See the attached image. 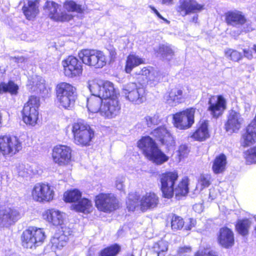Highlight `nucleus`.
I'll list each match as a JSON object with an SVG mask.
<instances>
[{"mask_svg": "<svg viewBox=\"0 0 256 256\" xmlns=\"http://www.w3.org/2000/svg\"><path fill=\"white\" fill-rule=\"evenodd\" d=\"M79 58L86 65L96 68H102L106 64V56L100 50L84 49L79 52Z\"/></svg>", "mask_w": 256, "mask_h": 256, "instance_id": "0eeeda50", "label": "nucleus"}, {"mask_svg": "<svg viewBox=\"0 0 256 256\" xmlns=\"http://www.w3.org/2000/svg\"><path fill=\"white\" fill-rule=\"evenodd\" d=\"M243 120L240 113L232 110L226 124V130L230 133L237 132L241 128Z\"/></svg>", "mask_w": 256, "mask_h": 256, "instance_id": "b1692460", "label": "nucleus"}, {"mask_svg": "<svg viewBox=\"0 0 256 256\" xmlns=\"http://www.w3.org/2000/svg\"><path fill=\"white\" fill-rule=\"evenodd\" d=\"M126 204L129 211L133 212L136 208H140V201L138 202V196L136 194H129Z\"/></svg>", "mask_w": 256, "mask_h": 256, "instance_id": "37998d69", "label": "nucleus"}, {"mask_svg": "<svg viewBox=\"0 0 256 256\" xmlns=\"http://www.w3.org/2000/svg\"><path fill=\"white\" fill-rule=\"evenodd\" d=\"M160 52L164 58L170 60L172 58L174 52L172 48L168 45H162L160 47Z\"/></svg>", "mask_w": 256, "mask_h": 256, "instance_id": "a18cd8bd", "label": "nucleus"}, {"mask_svg": "<svg viewBox=\"0 0 256 256\" xmlns=\"http://www.w3.org/2000/svg\"><path fill=\"white\" fill-rule=\"evenodd\" d=\"M227 102L222 95H210L208 101V111L214 118L221 116L226 109Z\"/></svg>", "mask_w": 256, "mask_h": 256, "instance_id": "4468645a", "label": "nucleus"}, {"mask_svg": "<svg viewBox=\"0 0 256 256\" xmlns=\"http://www.w3.org/2000/svg\"><path fill=\"white\" fill-rule=\"evenodd\" d=\"M150 8L151 10L153 11V12L160 19L164 20L168 24L169 23V22L165 19L164 18H163L162 15L159 13V12L154 7L152 6H150Z\"/></svg>", "mask_w": 256, "mask_h": 256, "instance_id": "052dcab7", "label": "nucleus"}, {"mask_svg": "<svg viewBox=\"0 0 256 256\" xmlns=\"http://www.w3.org/2000/svg\"><path fill=\"white\" fill-rule=\"evenodd\" d=\"M178 178L176 172H166L160 175L161 190L164 198H170L174 194L176 196H185L188 193V180L183 178L177 185L176 182Z\"/></svg>", "mask_w": 256, "mask_h": 256, "instance_id": "f257e3e1", "label": "nucleus"}, {"mask_svg": "<svg viewBox=\"0 0 256 256\" xmlns=\"http://www.w3.org/2000/svg\"><path fill=\"white\" fill-rule=\"evenodd\" d=\"M192 251L190 246H182L179 247L176 251V254L174 256H186L188 255Z\"/></svg>", "mask_w": 256, "mask_h": 256, "instance_id": "3c124183", "label": "nucleus"}, {"mask_svg": "<svg viewBox=\"0 0 256 256\" xmlns=\"http://www.w3.org/2000/svg\"><path fill=\"white\" fill-rule=\"evenodd\" d=\"M159 203V198L153 192H146L140 200V209L142 212L152 210L156 208Z\"/></svg>", "mask_w": 256, "mask_h": 256, "instance_id": "4be33fe9", "label": "nucleus"}, {"mask_svg": "<svg viewBox=\"0 0 256 256\" xmlns=\"http://www.w3.org/2000/svg\"><path fill=\"white\" fill-rule=\"evenodd\" d=\"M6 92H9L11 94L16 95L18 90V86L12 80H9L8 82H5Z\"/></svg>", "mask_w": 256, "mask_h": 256, "instance_id": "8fccbe9b", "label": "nucleus"}, {"mask_svg": "<svg viewBox=\"0 0 256 256\" xmlns=\"http://www.w3.org/2000/svg\"><path fill=\"white\" fill-rule=\"evenodd\" d=\"M122 94L126 100L134 104H141L146 100L145 89L134 82L124 85Z\"/></svg>", "mask_w": 256, "mask_h": 256, "instance_id": "1a4fd4ad", "label": "nucleus"}, {"mask_svg": "<svg viewBox=\"0 0 256 256\" xmlns=\"http://www.w3.org/2000/svg\"><path fill=\"white\" fill-rule=\"evenodd\" d=\"M168 242L162 240L154 244L153 251L157 256H165L168 250Z\"/></svg>", "mask_w": 256, "mask_h": 256, "instance_id": "4c0bfd02", "label": "nucleus"}, {"mask_svg": "<svg viewBox=\"0 0 256 256\" xmlns=\"http://www.w3.org/2000/svg\"><path fill=\"white\" fill-rule=\"evenodd\" d=\"M40 105L39 98L34 96H31L24 104L22 111V118L26 125L34 126L38 124Z\"/></svg>", "mask_w": 256, "mask_h": 256, "instance_id": "39448f33", "label": "nucleus"}, {"mask_svg": "<svg viewBox=\"0 0 256 256\" xmlns=\"http://www.w3.org/2000/svg\"><path fill=\"white\" fill-rule=\"evenodd\" d=\"M178 154L180 160L186 156L190 152V150L186 144L180 145L178 150Z\"/></svg>", "mask_w": 256, "mask_h": 256, "instance_id": "5fc2aeb1", "label": "nucleus"}, {"mask_svg": "<svg viewBox=\"0 0 256 256\" xmlns=\"http://www.w3.org/2000/svg\"><path fill=\"white\" fill-rule=\"evenodd\" d=\"M76 88L72 84L66 82L58 84L56 88V98L74 95Z\"/></svg>", "mask_w": 256, "mask_h": 256, "instance_id": "7c9ffc66", "label": "nucleus"}, {"mask_svg": "<svg viewBox=\"0 0 256 256\" xmlns=\"http://www.w3.org/2000/svg\"><path fill=\"white\" fill-rule=\"evenodd\" d=\"M104 100L97 94H92V95L87 99V108L88 110L92 113L99 112L102 106Z\"/></svg>", "mask_w": 256, "mask_h": 256, "instance_id": "c85d7f7f", "label": "nucleus"}, {"mask_svg": "<svg viewBox=\"0 0 256 256\" xmlns=\"http://www.w3.org/2000/svg\"><path fill=\"white\" fill-rule=\"evenodd\" d=\"M225 56L235 62L238 61L242 58V54L240 52L232 49L226 50H225Z\"/></svg>", "mask_w": 256, "mask_h": 256, "instance_id": "09e8293b", "label": "nucleus"}, {"mask_svg": "<svg viewBox=\"0 0 256 256\" xmlns=\"http://www.w3.org/2000/svg\"><path fill=\"white\" fill-rule=\"evenodd\" d=\"M16 170L19 176L24 178L27 177L29 171L26 166L24 164H18L16 166Z\"/></svg>", "mask_w": 256, "mask_h": 256, "instance_id": "603ef678", "label": "nucleus"}, {"mask_svg": "<svg viewBox=\"0 0 256 256\" xmlns=\"http://www.w3.org/2000/svg\"><path fill=\"white\" fill-rule=\"evenodd\" d=\"M71 130L74 142L80 146H88L90 145L94 136L93 129L86 122L79 120L72 124Z\"/></svg>", "mask_w": 256, "mask_h": 256, "instance_id": "7ed1b4c3", "label": "nucleus"}, {"mask_svg": "<svg viewBox=\"0 0 256 256\" xmlns=\"http://www.w3.org/2000/svg\"><path fill=\"white\" fill-rule=\"evenodd\" d=\"M4 76V72L0 69V80L2 79Z\"/></svg>", "mask_w": 256, "mask_h": 256, "instance_id": "338daca9", "label": "nucleus"}, {"mask_svg": "<svg viewBox=\"0 0 256 256\" xmlns=\"http://www.w3.org/2000/svg\"><path fill=\"white\" fill-rule=\"evenodd\" d=\"M144 59L134 54H130L126 59L125 70L127 74H130L132 69L138 66L139 65L144 64Z\"/></svg>", "mask_w": 256, "mask_h": 256, "instance_id": "72a5a7b5", "label": "nucleus"}, {"mask_svg": "<svg viewBox=\"0 0 256 256\" xmlns=\"http://www.w3.org/2000/svg\"><path fill=\"white\" fill-rule=\"evenodd\" d=\"M45 238V233L42 229L29 227L22 232V245L24 248H32L42 244Z\"/></svg>", "mask_w": 256, "mask_h": 256, "instance_id": "423d86ee", "label": "nucleus"}, {"mask_svg": "<svg viewBox=\"0 0 256 256\" xmlns=\"http://www.w3.org/2000/svg\"><path fill=\"white\" fill-rule=\"evenodd\" d=\"M208 130V122L204 120L200 122L198 128L191 135L190 137L195 140L203 142L210 138Z\"/></svg>", "mask_w": 256, "mask_h": 256, "instance_id": "cd10ccee", "label": "nucleus"}, {"mask_svg": "<svg viewBox=\"0 0 256 256\" xmlns=\"http://www.w3.org/2000/svg\"><path fill=\"white\" fill-rule=\"evenodd\" d=\"M138 146L147 159L157 165L162 164L169 159L168 156L158 148L154 140L149 136L142 137L139 140Z\"/></svg>", "mask_w": 256, "mask_h": 256, "instance_id": "f03ea898", "label": "nucleus"}, {"mask_svg": "<svg viewBox=\"0 0 256 256\" xmlns=\"http://www.w3.org/2000/svg\"><path fill=\"white\" fill-rule=\"evenodd\" d=\"M42 216L50 224L54 226H62L65 218V214L58 210L51 208L43 212Z\"/></svg>", "mask_w": 256, "mask_h": 256, "instance_id": "5701e85b", "label": "nucleus"}, {"mask_svg": "<svg viewBox=\"0 0 256 256\" xmlns=\"http://www.w3.org/2000/svg\"><path fill=\"white\" fill-rule=\"evenodd\" d=\"M204 10V5L196 0H179L176 7L177 12L182 16L194 14L191 22H198V14Z\"/></svg>", "mask_w": 256, "mask_h": 256, "instance_id": "6e6552de", "label": "nucleus"}, {"mask_svg": "<svg viewBox=\"0 0 256 256\" xmlns=\"http://www.w3.org/2000/svg\"><path fill=\"white\" fill-rule=\"evenodd\" d=\"M125 178L124 177L118 178L116 181V186L120 190H123L124 189V182Z\"/></svg>", "mask_w": 256, "mask_h": 256, "instance_id": "4d7b16f0", "label": "nucleus"}, {"mask_svg": "<svg viewBox=\"0 0 256 256\" xmlns=\"http://www.w3.org/2000/svg\"><path fill=\"white\" fill-rule=\"evenodd\" d=\"M22 148V143L16 137L9 136H0V152L5 158L12 156Z\"/></svg>", "mask_w": 256, "mask_h": 256, "instance_id": "9b49d317", "label": "nucleus"}, {"mask_svg": "<svg viewBox=\"0 0 256 256\" xmlns=\"http://www.w3.org/2000/svg\"><path fill=\"white\" fill-rule=\"evenodd\" d=\"M138 75L145 76L148 84L154 86L163 80L166 74L153 68H142L138 72Z\"/></svg>", "mask_w": 256, "mask_h": 256, "instance_id": "412c9836", "label": "nucleus"}, {"mask_svg": "<svg viewBox=\"0 0 256 256\" xmlns=\"http://www.w3.org/2000/svg\"><path fill=\"white\" fill-rule=\"evenodd\" d=\"M64 8L68 12H75L78 13H82L84 10V8L82 6L77 4L74 2L70 0L66 1L64 4Z\"/></svg>", "mask_w": 256, "mask_h": 256, "instance_id": "79ce46f5", "label": "nucleus"}, {"mask_svg": "<svg viewBox=\"0 0 256 256\" xmlns=\"http://www.w3.org/2000/svg\"><path fill=\"white\" fill-rule=\"evenodd\" d=\"M120 248L118 244L111 246L103 250L100 256H116L120 251Z\"/></svg>", "mask_w": 256, "mask_h": 256, "instance_id": "49530a36", "label": "nucleus"}, {"mask_svg": "<svg viewBox=\"0 0 256 256\" xmlns=\"http://www.w3.org/2000/svg\"><path fill=\"white\" fill-rule=\"evenodd\" d=\"M76 99V94L70 96H64L56 98V102L60 106L65 109L70 110L74 107Z\"/></svg>", "mask_w": 256, "mask_h": 256, "instance_id": "e433bc0d", "label": "nucleus"}, {"mask_svg": "<svg viewBox=\"0 0 256 256\" xmlns=\"http://www.w3.org/2000/svg\"><path fill=\"white\" fill-rule=\"evenodd\" d=\"M26 86L30 90L40 92L45 88L44 80L41 77L35 76L28 80Z\"/></svg>", "mask_w": 256, "mask_h": 256, "instance_id": "f704fd0d", "label": "nucleus"}, {"mask_svg": "<svg viewBox=\"0 0 256 256\" xmlns=\"http://www.w3.org/2000/svg\"><path fill=\"white\" fill-rule=\"evenodd\" d=\"M252 48L256 53V44H254Z\"/></svg>", "mask_w": 256, "mask_h": 256, "instance_id": "774afa93", "label": "nucleus"}, {"mask_svg": "<svg viewBox=\"0 0 256 256\" xmlns=\"http://www.w3.org/2000/svg\"><path fill=\"white\" fill-rule=\"evenodd\" d=\"M184 226L183 219L180 216L174 215L171 220V227L174 230H180Z\"/></svg>", "mask_w": 256, "mask_h": 256, "instance_id": "de8ad7c7", "label": "nucleus"}, {"mask_svg": "<svg viewBox=\"0 0 256 256\" xmlns=\"http://www.w3.org/2000/svg\"><path fill=\"white\" fill-rule=\"evenodd\" d=\"M193 209L197 212H200L202 211V206L201 204H196L193 206Z\"/></svg>", "mask_w": 256, "mask_h": 256, "instance_id": "e2e57ef3", "label": "nucleus"}, {"mask_svg": "<svg viewBox=\"0 0 256 256\" xmlns=\"http://www.w3.org/2000/svg\"><path fill=\"white\" fill-rule=\"evenodd\" d=\"M61 64L64 74L68 78L78 77L82 74V64L75 56H68L62 61Z\"/></svg>", "mask_w": 256, "mask_h": 256, "instance_id": "f8f14e48", "label": "nucleus"}, {"mask_svg": "<svg viewBox=\"0 0 256 256\" xmlns=\"http://www.w3.org/2000/svg\"><path fill=\"white\" fill-rule=\"evenodd\" d=\"M164 98L166 102L171 106H176L184 100V95L181 88H175L166 94Z\"/></svg>", "mask_w": 256, "mask_h": 256, "instance_id": "a878e982", "label": "nucleus"}, {"mask_svg": "<svg viewBox=\"0 0 256 256\" xmlns=\"http://www.w3.org/2000/svg\"><path fill=\"white\" fill-rule=\"evenodd\" d=\"M251 224L252 222L248 219L239 220L236 225V230L240 234L246 236L248 234Z\"/></svg>", "mask_w": 256, "mask_h": 256, "instance_id": "58836bf2", "label": "nucleus"}, {"mask_svg": "<svg viewBox=\"0 0 256 256\" xmlns=\"http://www.w3.org/2000/svg\"><path fill=\"white\" fill-rule=\"evenodd\" d=\"M194 256H218L214 252L208 249L200 250Z\"/></svg>", "mask_w": 256, "mask_h": 256, "instance_id": "6e6d98bb", "label": "nucleus"}, {"mask_svg": "<svg viewBox=\"0 0 256 256\" xmlns=\"http://www.w3.org/2000/svg\"><path fill=\"white\" fill-rule=\"evenodd\" d=\"M62 234L59 236H54L52 240L53 246L61 248L65 246L68 240V236L72 234V230L69 228L62 227Z\"/></svg>", "mask_w": 256, "mask_h": 256, "instance_id": "c756f323", "label": "nucleus"}, {"mask_svg": "<svg viewBox=\"0 0 256 256\" xmlns=\"http://www.w3.org/2000/svg\"><path fill=\"white\" fill-rule=\"evenodd\" d=\"M151 134L162 144L166 146L168 150L173 148L175 146L176 142L174 138L164 126L154 129L152 132Z\"/></svg>", "mask_w": 256, "mask_h": 256, "instance_id": "aec40b11", "label": "nucleus"}, {"mask_svg": "<svg viewBox=\"0 0 256 256\" xmlns=\"http://www.w3.org/2000/svg\"><path fill=\"white\" fill-rule=\"evenodd\" d=\"M46 14L51 19L56 21L67 22L72 19V14L61 11L59 6L53 2H46L44 6Z\"/></svg>", "mask_w": 256, "mask_h": 256, "instance_id": "f3484780", "label": "nucleus"}, {"mask_svg": "<svg viewBox=\"0 0 256 256\" xmlns=\"http://www.w3.org/2000/svg\"><path fill=\"white\" fill-rule=\"evenodd\" d=\"M24 58L23 57H12L10 58V62L12 63L15 62L18 65L20 63L24 62Z\"/></svg>", "mask_w": 256, "mask_h": 256, "instance_id": "bf43d9fd", "label": "nucleus"}, {"mask_svg": "<svg viewBox=\"0 0 256 256\" xmlns=\"http://www.w3.org/2000/svg\"><path fill=\"white\" fill-rule=\"evenodd\" d=\"M72 150L69 146L62 144L56 145L52 149V160L59 166H67L72 160Z\"/></svg>", "mask_w": 256, "mask_h": 256, "instance_id": "dca6fc26", "label": "nucleus"}, {"mask_svg": "<svg viewBox=\"0 0 256 256\" xmlns=\"http://www.w3.org/2000/svg\"><path fill=\"white\" fill-rule=\"evenodd\" d=\"M212 181V178L210 174H202L199 178L198 184L196 188L202 190L203 188L208 187L211 184Z\"/></svg>", "mask_w": 256, "mask_h": 256, "instance_id": "a19ab883", "label": "nucleus"}, {"mask_svg": "<svg viewBox=\"0 0 256 256\" xmlns=\"http://www.w3.org/2000/svg\"><path fill=\"white\" fill-rule=\"evenodd\" d=\"M218 242L222 247L228 248L234 244V235L232 231L228 228L220 229Z\"/></svg>", "mask_w": 256, "mask_h": 256, "instance_id": "bb28decb", "label": "nucleus"}, {"mask_svg": "<svg viewBox=\"0 0 256 256\" xmlns=\"http://www.w3.org/2000/svg\"><path fill=\"white\" fill-rule=\"evenodd\" d=\"M88 88L92 94H97L104 100L116 98L117 92L114 84L108 80H92L88 82Z\"/></svg>", "mask_w": 256, "mask_h": 256, "instance_id": "20e7f679", "label": "nucleus"}, {"mask_svg": "<svg viewBox=\"0 0 256 256\" xmlns=\"http://www.w3.org/2000/svg\"><path fill=\"white\" fill-rule=\"evenodd\" d=\"M82 196L81 192L78 190L74 189L64 194V200L66 202H73L78 201Z\"/></svg>", "mask_w": 256, "mask_h": 256, "instance_id": "ea45409f", "label": "nucleus"}, {"mask_svg": "<svg viewBox=\"0 0 256 256\" xmlns=\"http://www.w3.org/2000/svg\"><path fill=\"white\" fill-rule=\"evenodd\" d=\"M226 22L228 25L239 27L246 22L242 12L237 10H230L225 14Z\"/></svg>", "mask_w": 256, "mask_h": 256, "instance_id": "393cba45", "label": "nucleus"}, {"mask_svg": "<svg viewBox=\"0 0 256 256\" xmlns=\"http://www.w3.org/2000/svg\"><path fill=\"white\" fill-rule=\"evenodd\" d=\"M5 82H1L0 84V94L5 93Z\"/></svg>", "mask_w": 256, "mask_h": 256, "instance_id": "0e129e2a", "label": "nucleus"}, {"mask_svg": "<svg viewBox=\"0 0 256 256\" xmlns=\"http://www.w3.org/2000/svg\"><path fill=\"white\" fill-rule=\"evenodd\" d=\"M120 106L118 98L104 100L100 110V116L106 118L112 119L116 118L120 112Z\"/></svg>", "mask_w": 256, "mask_h": 256, "instance_id": "a211bd4d", "label": "nucleus"}, {"mask_svg": "<svg viewBox=\"0 0 256 256\" xmlns=\"http://www.w3.org/2000/svg\"><path fill=\"white\" fill-rule=\"evenodd\" d=\"M22 10L25 16L28 20L34 19L39 12L37 2L33 1H28L27 4L24 5Z\"/></svg>", "mask_w": 256, "mask_h": 256, "instance_id": "473e14b6", "label": "nucleus"}, {"mask_svg": "<svg viewBox=\"0 0 256 256\" xmlns=\"http://www.w3.org/2000/svg\"><path fill=\"white\" fill-rule=\"evenodd\" d=\"M227 164L226 157L224 154L216 156L212 162V170L215 174L223 172L226 168Z\"/></svg>", "mask_w": 256, "mask_h": 256, "instance_id": "2f4dec72", "label": "nucleus"}, {"mask_svg": "<svg viewBox=\"0 0 256 256\" xmlns=\"http://www.w3.org/2000/svg\"><path fill=\"white\" fill-rule=\"evenodd\" d=\"M20 218L19 212L10 207L0 208V226L8 228L14 224Z\"/></svg>", "mask_w": 256, "mask_h": 256, "instance_id": "6ab92c4d", "label": "nucleus"}, {"mask_svg": "<svg viewBox=\"0 0 256 256\" xmlns=\"http://www.w3.org/2000/svg\"><path fill=\"white\" fill-rule=\"evenodd\" d=\"M244 157L248 164H256V146L246 150Z\"/></svg>", "mask_w": 256, "mask_h": 256, "instance_id": "c03bdc74", "label": "nucleus"}, {"mask_svg": "<svg viewBox=\"0 0 256 256\" xmlns=\"http://www.w3.org/2000/svg\"><path fill=\"white\" fill-rule=\"evenodd\" d=\"M55 195L54 187L48 183L36 184L32 190V197L34 201L44 203L53 200Z\"/></svg>", "mask_w": 256, "mask_h": 256, "instance_id": "9d476101", "label": "nucleus"}, {"mask_svg": "<svg viewBox=\"0 0 256 256\" xmlns=\"http://www.w3.org/2000/svg\"><path fill=\"white\" fill-rule=\"evenodd\" d=\"M96 206L104 212H110L118 207V202L113 194H100L96 196Z\"/></svg>", "mask_w": 256, "mask_h": 256, "instance_id": "2eb2a0df", "label": "nucleus"}, {"mask_svg": "<svg viewBox=\"0 0 256 256\" xmlns=\"http://www.w3.org/2000/svg\"><path fill=\"white\" fill-rule=\"evenodd\" d=\"M72 208L76 211L84 214L90 213L93 209L92 202L86 198L81 199L77 204L73 205Z\"/></svg>", "mask_w": 256, "mask_h": 256, "instance_id": "c9c22d12", "label": "nucleus"}, {"mask_svg": "<svg viewBox=\"0 0 256 256\" xmlns=\"http://www.w3.org/2000/svg\"><path fill=\"white\" fill-rule=\"evenodd\" d=\"M244 56L249 60H251L253 58L252 52L251 50L248 49L243 50Z\"/></svg>", "mask_w": 256, "mask_h": 256, "instance_id": "13d9d810", "label": "nucleus"}, {"mask_svg": "<svg viewBox=\"0 0 256 256\" xmlns=\"http://www.w3.org/2000/svg\"><path fill=\"white\" fill-rule=\"evenodd\" d=\"M196 108H191L176 113L173 116L174 126L180 130L190 128L194 122Z\"/></svg>", "mask_w": 256, "mask_h": 256, "instance_id": "ddd939ff", "label": "nucleus"}, {"mask_svg": "<svg viewBox=\"0 0 256 256\" xmlns=\"http://www.w3.org/2000/svg\"><path fill=\"white\" fill-rule=\"evenodd\" d=\"M145 120L148 126L150 128L152 127L153 126L156 125L159 123L158 116L156 115L152 116H146Z\"/></svg>", "mask_w": 256, "mask_h": 256, "instance_id": "864d4df0", "label": "nucleus"}, {"mask_svg": "<svg viewBox=\"0 0 256 256\" xmlns=\"http://www.w3.org/2000/svg\"><path fill=\"white\" fill-rule=\"evenodd\" d=\"M163 4L170 5L172 4L173 0H162Z\"/></svg>", "mask_w": 256, "mask_h": 256, "instance_id": "69168bd1", "label": "nucleus"}, {"mask_svg": "<svg viewBox=\"0 0 256 256\" xmlns=\"http://www.w3.org/2000/svg\"><path fill=\"white\" fill-rule=\"evenodd\" d=\"M188 222L190 224V225L188 226H185V228L186 230H190L192 227L194 226L196 224V220L192 218H190L188 220Z\"/></svg>", "mask_w": 256, "mask_h": 256, "instance_id": "680f3d73", "label": "nucleus"}]
</instances>
